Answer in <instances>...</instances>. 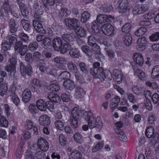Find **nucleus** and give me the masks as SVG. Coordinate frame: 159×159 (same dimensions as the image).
Instances as JSON below:
<instances>
[{
    "label": "nucleus",
    "mask_w": 159,
    "mask_h": 159,
    "mask_svg": "<svg viewBox=\"0 0 159 159\" xmlns=\"http://www.w3.org/2000/svg\"><path fill=\"white\" fill-rule=\"evenodd\" d=\"M84 118L88 123L90 129L95 127L98 130L101 129L103 127V124L100 117L95 118L90 111H85L84 113Z\"/></svg>",
    "instance_id": "obj_1"
},
{
    "label": "nucleus",
    "mask_w": 159,
    "mask_h": 159,
    "mask_svg": "<svg viewBox=\"0 0 159 159\" xmlns=\"http://www.w3.org/2000/svg\"><path fill=\"white\" fill-rule=\"evenodd\" d=\"M78 105H75L71 111V116L68 121L73 129L77 128L78 125V120L81 113Z\"/></svg>",
    "instance_id": "obj_2"
},
{
    "label": "nucleus",
    "mask_w": 159,
    "mask_h": 159,
    "mask_svg": "<svg viewBox=\"0 0 159 159\" xmlns=\"http://www.w3.org/2000/svg\"><path fill=\"white\" fill-rule=\"evenodd\" d=\"M90 73L95 78H98L101 81H103L106 77L110 79L108 77L109 75H111V73L109 70H103L102 67L98 69L97 73L94 72L92 69L91 70Z\"/></svg>",
    "instance_id": "obj_3"
},
{
    "label": "nucleus",
    "mask_w": 159,
    "mask_h": 159,
    "mask_svg": "<svg viewBox=\"0 0 159 159\" xmlns=\"http://www.w3.org/2000/svg\"><path fill=\"white\" fill-rule=\"evenodd\" d=\"M101 30L105 35L110 36L114 35L115 28L111 24L107 23L102 25Z\"/></svg>",
    "instance_id": "obj_4"
},
{
    "label": "nucleus",
    "mask_w": 159,
    "mask_h": 159,
    "mask_svg": "<svg viewBox=\"0 0 159 159\" xmlns=\"http://www.w3.org/2000/svg\"><path fill=\"white\" fill-rule=\"evenodd\" d=\"M9 66L6 67L5 70L7 71L10 72V75L13 76L16 72L15 66L16 63V58L15 56L9 59Z\"/></svg>",
    "instance_id": "obj_5"
},
{
    "label": "nucleus",
    "mask_w": 159,
    "mask_h": 159,
    "mask_svg": "<svg viewBox=\"0 0 159 159\" xmlns=\"http://www.w3.org/2000/svg\"><path fill=\"white\" fill-rule=\"evenodd\" d=\"M114 17L111 15L99 14L97 17L96 20L98 23L102 24L107 21L112 22L114 19Z\"/></svg>",
    "instance_id": "obj_6"
},
{
    "label": "nucleus",
    "mask_w": 159,
    "mask_h": 159,
    "mask_svg": "<svg viewBox=\"0 0 159 159\" xmlns=\"http://www.w3.org/2000/svg\"><path fill=\"white\" fill-rule=\"evenodd\" d=\"M96 39L93 36H89L88 40L89 45L92 47L93 51L96 53L99 54L100 52L99 46L95 43Z\"/></svg>",
    "instance_id": "obj_7"
},
{
    "label": "nucleus",
    "mask_w": 159,
    "mask_h": 159,
    "mask_svg": "<svg viewBox=\"0 0 159 159\" xmlns=\"http://www.w3.org/2000/svg\"><path fill=\"white\" fill-rule=\"evenodd\" d=\"M149 9V6L147 4H140L136 6L133 9L134 15L140 14Z\"/></svg>",
    "instance_id": "obj_8"
},
{
    "label": "nucleus",
    "mask_w": 159,
    "mask_h": 159,
    "mask_svg": "<svg viewBox=\"0 0 159 159\" xmlns=\"http://www.w3.org/2000/svg\"><path fill=\"white\" fill-rule=\"evenodd\" d=\"M136 48L139 51L144 50L146 48L147 42L146 38L143 37L139 38L137 41Z\"/></svg>",
    "instance_id": "obj_9"
},
{
    "label": "nucleus",
    "mask_w": 159,
    "mask_h": 159,
    "mask_svg": "<svg viewBox=\"0 0 159 159\" xmlns=\"http://www.w3.org/2000/svg\"><path fill=\"white\" fill-rule=\"evenodd\" d=\"M112 77L115 83L120 84L122 82L123 75L120 70L115 69L113 72Z\"/></svg>",
    "instance_id": "obj_10"
},
{
    "label": "nucleus",
    "mask_w": 159,
    "mask_h": 159,
    "mask_svg": "<svg viewBox=\"0 0 159 159\" xmlns=\"http://www.w3.org/2000/svg\"><path fill=\"white\" fill-rule=\"evenodd\" d=\"M44 34H45V37L43 39V43L45 46H49L50 45L51 39L50 37H52L53 34L52 31L50 28H48L46 32Z\"/></svg>",
    "instance_id": "obj_11"
},
{
    "label": "nucleus",
    "mask_w": 159,
    "mask_h": 159,
    "mask_svg": "<svg viewBox=\"0 0 159 159\" xmlns=\"http://www.w3.org/2000/svg\"><path fill=\"white\" fill-rule=\"evenodd\" d=\"M14 48L15 51L19 52L21 55H24L27 51V46L22 45L20 41H18L16 43Z\"/></svg>",
    "instance_id": "obj_12"
},
{
    "label": "nucleus",
    "mask_w": 159,
    "mask_h": 159,
    "mask_svg": "<svg viewBox=\"0 0 159 159\" xmlns=\"http://www.w3.org/2000/svg\"><path fill=\"white\" fill-rule=\"evenodd\" d=\"M115 5L116 4L117 5L115 7V9L118 8V11L120 13H125L127 11H129V8L128 5L127 3H125L123 2H121L120 3L115 2L114 3Z\"/></svg>",
    "instance_id": "obj_13"
},
{
    "label": "nucleus",
    "mask_w": 159,
    "mask_h": 159,
    "mask_svg": "<svg viewBox=\"0 0 159 159\" xmlns=\"http://www.w3.org/2000/svg\"><path fill=\"white\" fill-rule=\"evenodd\" d=\"M64 22L66 26L70 29H75L78 25V20L76 19L67 18L65 20Z\"/></svg>",
    "instance_id": "obj_14"
},
{
    "label": "nucleus",
    "mask_w": 159,
    "mask_h": 159,
    "mask_svg": "<svg viewBox=\"0 0 159 159\" xmlns=\"http://www.w3.org/2000/svg\"><path fill=\"white\" fill-rule=\"evenodd\" d=\"M38 145L39 148L43 152L47 151L48 149L49 146L48 142L45 139L42 138H39Z\"/></svg>",
    "instance_id": "obj_15"
},
{
    "label": "nucleus",
    "mask_w": 159,
    "mask_h": 159,
    "mask_svg": "<svg viewBox=\"0 0 159 159\" xmlns=\"http://www.w3.org/2000/svg\"><path fill=\"white\" fill-rule=\"evenodd\" d=\"M133 57L134 61L137 64L142 66L144 63V58L141 54L138 52L134 53L133 55Z\"/></svg>",
    "instance_id": "obj_16"
},
{
    "label": "nucleus",
    "mask_w": 159,
    "mask_h": 159,
    "mask_svg": "<svg viewBox=\"0 0 159 159\" xmlns=\"http://www.w3.org/2000/svg\"><path fill=\"white\" fill-rule=\"evenodd\" d=\"M115 135L119 140L124 142L127 141V137L124 133L120 129H115Z\"/></svg>",
    "instance_id": "obj_17"
},
{
    "label": "nucleus",
    "mask_w": 159,
    "mask_h": 159,
    "mask_svg": "<svg viewBox=\"0 0 159 159\" xmlns=\"http://www.w3.org/2000/svg\"><path fill=\"white\" fill-rule=\"evenodd\" d=\"M151 78L154 81H159V65L154 66L151 73Z\"/></svg>",
    "instance_id": "obj_18"
},
{
    "label": "nucleus",
    "mask_w": 159,
    "mask_h": 159,
    "mask_svg": "<svg viewBox=\"0 0 159 159\" xmlns=\"http://www.w3.org/2000/svg\"><path fill=\"white\" fill-rule=\"evenodd\" d=\"M75 32L77 36L79 38L85 37L87 35L86 30L81 26H77L75 29Z\"/></svg>",
    "instance_id": "obj_19"
},
{
    "label": "nucleus",
    "mask_w": 159,
    "mask_h": 159,
    "mask_svg": "<svg viewBox=\"0 0 159 159\" xmlns=\"http://www.w3.org/2000/svg\"><path fill=\"white\" fill-rule=\"evenodd\" d=\"M39 122L40 125L46 126L49 125L51 123L49 117L46 115L41 116Z\"/></svg>",
    "instance_id": "obj_20"
},
{
    "label": "nucleus",
    "mask_w": 159,
    "mask_h": 159,
    "mask_svg": "<svg viewBox=\"0 0 159 159\" xmlns=\"http://www.w3.org/2000/svg\"><path fill=\"white\" fill-rule=\"evenodd\" d=\"M31 98V93L28 89H25L22 93V101L25 103L29 102Z\"/></svg>",
    "instance_id": "obj_21"
},
{
    "label": "nucleus",
    "mask_w": 159,
    "mask_h": 159,
    "mask_svg": "<svg viewBox=\"0 0 159 159\" xmlns=\"http://www.w3.org/2000/svg\"><path fill=\"white\" fill-rule=\"evenodd\" d=\"M134 75L142 81L145 80L147 78V75L142 70L137 69L134 71Z\"/></svg>",
    "instance_id": "obj_22"
},
{
    "label": "nucleus",
    "mask_w": 159,
    "mask_h": 159,
    "mask_svg": "<svg viewBox=\"0 0 159 159\" xmlns=\"http://www.w3.org/2000/svg\"><path fill=\"white\" fill-rule=\"evenodd\" d=\"M31 67L30 65H28L25 68L24 66L22 63L20 64V70L21 73L23 76L25 75L26 74L30 75L32 73Z\"/></svg>",
    "instance_id": "obj_23"
},
{
    "label": "nucleus",
    "mask_w": 159,
    "mask_h": 159,
    "mask_svg": "<svg viewBox=\"0 0 159 159\" xmlns=\"http://www.w3.org/2000/svg\"><path fill=\"white\" fill-rule=\"evenodd\" d=\"M12 90H7V84L4 83L2 84L0 86V95L2 96L4 95L9 96L10 94L9 92H11Z\"/></svg>",
    "instance_id": "obj_24"
},
{
    "label": "nucleus",
    "mask_w": 159,
    "mask_h": 159,
    "mask_svg": "<svg viewBox=\"0 0 159 159\" xmlns=\"http://www.w3.org/2000/svg\"><path fill=\"white\" fill-rule=\"evenodd\" d=\"M33 25L38 32L42 33H44L46 32V30H44L42 25L36 20H33Z\"/></svg>",
    "instance_id": "obj_25"
},
{
    "label": "nucleus",
    "mask_w": 159,
    "mask_h": 159,
    "mask_svg": "<svg viewBox=\"0 0 159 159\" xmlns=\"http://www.w3.org/2000/svg\"><path fill=\"white\" fill-rule=\"evenodd\" d=\"M52 45L54 49L56 51H58L62 46V41L59 38L53 39L52 40Z\"/></svg>",
    "instance_id": "obj_26"
},
{
    "label": "nucleus",
    "mask_w": 159,
    "mask_h": 159,
    "mask_svg": "<svg viewBox=\"0 0 159 159\" xmlns=\"http://www.w3.org/2000/svg\"><path fill=\"white\" fill-rule=\"evenodd\" d=\"M34 8V17L36 19H38L39 16L43 14V10L40 6L38 4H35Z\"/></svg>",
    "instance_id": "obj_27"
},
{
    "label": "nucleus",
    "mask_w": 159,
    "mask_h": 159,
    "mask_svg": "<svg viewBox=\"0 0 159 159\" xmlns=\"http://www.w3.org/2000/svg\"><path fill=\"white\" fill-rule=\"evenodd\" d=\"M123 43L124 44L127 46H129L132 43V38L131 34L129 33L125 34L123 38Z\"/></svg>",
    "instance_id": "obj_28"
},
{
    "label": "nucleus",
    "mask_w": 159,
    "mask_h": 159,
    "mask_svg": "<svg viewBox=\"0 0 159 159\" xmlns=\"http://www.w3.org/2000/svg\"><path fill=\"white\" fill-rule=\"evenodd\" d=\"M36 105L38 109L42 111L46 110L45 102L42 99L38 100L36 102Z\"/></svg>",
    "instance_id": "obj_29"
},
{
    "label": "nucleus",
    "mask_w": 159,
    "mask_h": 159,
    "mask_svg": "<svg viewBox=\"0 0 159 159\" xmlns=\"http://www.w3.org/2000/svg\"><path fill=\"white\" fill-rule=\"evenodd\" d=\"M69 159H83L82 154L79 151L75 150L72 152L69 156Z\"/></svg>",
    "instance_id": "obj_30"
},
{
    "label": "nucleus",
    "mask_w": 159,
    "mask_h": 159,
    "mask_svg": "<svg viewBox=\"0 0 159 159\" xmlns=\"http://www.w3.org/2000/svg\"><path fill=\"white\" fill-rule=\"evenodd\" d=\"M9 92V94H10L9 96H11V101L16 105H18L20 102V99L18 96L15 94L13 90L11 92Z\"/></svg>",
    "instance_id": "obj_31"
},
{
    "label": "nucleus",
    "mask_w": 159,
    "mask_h": 159,
    "mask_svg": "<svg viewBox=\"0 0 159 159\" xmlns=\"http://www.w3.org/2000/svg\"><path fill=\"white\" fill-rule=\"evenodd\" d=\"M48 98L52 102H59L61 101L59 96L57 94H54L53 93H49L48 95Z\"/></svg>",
    "instance_id": "obj_32"
},
{
    "label": "nucleus",
    "mask_w": 159,
    "mask_h": 159,
    "mask_svg": "<svg viewBox=\"0 0 159 159\" xmlns=\"http://www.w3.org/2000/svg\"><path fill=\"white\" fill-rule=\"evenodd\" d=\"M145 84L146 86L151 87L152 89L156 90L159 93V84L158 85L155 82L152 83L149 81H148L145 82Z\"/></svg>",
    "instance_id": "obj_33"
},
{
    "label": "nucleus",
    "mask_w": 159,
    "mask_h": 159,
    "mask_svg": "<svg viewBox=\"0 0 159 159\" xmlns=\"http://www.w3.org/2000/svg\"><path fill=\"white\" fill-rule=\"evenodd\" d=\"M90 14L87 11H84L81 14V21L83 23H85L90 18Z\"/></svg>",
    "instance_id": "obj_34"
},
{
    "label": "nucleus",
    "mask_w": 159,
    "mask_h": 159,
    "mask_svg": "<svg viewBox=\"0 0 159 159\" xmlns=\"http://www.w3.org/2000/svg\"><path fill=\"white\" fill-rule=\"evenodd\" d=\"M154 132L155 130L153 127L152 126H149L146 129V135L147 137L150 138L153 136Z\"/></svg>",
    "instance_id": "obj_35"
},
{
    "label": "nucleus",
    "mask_w": 159,
    "mask_h": 159,
    "mask_svg": "<svg viewBox=\"0 0 159 159\" xmlns=\"http://www.w3.org/2000/svg\"><path fill=\"white\" fill-rule=\"evenodd\" d=\"M19 6L22 15L24 17H27L28 15L29 12L27 10L25 6L21 2L19 3Z\"/></svg>",
    "instance_id": "obj_36"
},
{
    "label": "nucleus",
    "mask_w": 159,
    "mask_h": 159,
    "mask_svg": "<svg viewBox=\"0 0 159 159\" xmlns=\"http://www.w3.org/2000/svg\"><path fill=\"white\" fill-rule=\"evenodd\" d=\"M104 146V143L103 141H100L94 145L92 151L93 152H95L101 150Z\"/></svg>",
    "instance_id": "obj_37"
},
{
    "label": "nucleus",
    "mask_w": 159,
    "mask_h": 159,
    "mask_svg": "<svg viewBox=\"0 0 159 159\" xmlns=\"http://www.w3.org/2000/svg\"><path fill=\"white\" fill-rule=\"evenodd\" d=\"M64 87L70 90H72L75 87L74 83L70 80H68L65 81L63 83Z\"/></svg>",
    "instance_id": "obj_38"
},
{
    "label": "nucleus",
    "mask_w": 159,
    "mask_h": 159,
    "mask_svg": "<svg viewBox=\"0 0 159 159\" xmlns=\"http://www.w3.org/2000/svg\"><path fill=\"white\" fill-rule=\"evenodd\" d=\"M59 14L61 16H67L70 14V11L66 8H61L59 11Z\"/></svg>",
    "instance_id": "obj_39"
},
{
    "label": "nucleus",
    "mask_w": 159,
    "mask_h": 159,
    "mask_svg": "<svg viewBox=\"0 0 159 159\" xmlns=\"http://www.w3.org/2000/svg\"><path fill=\"white\" fill-rule=\"evenodd\" d=\"M48 89L52 91H57L59 90L60 88L56 82H52L48 86Z\"/></svg>",
    "instance_id": "obj_40"
},
{
    "label": "nucleus",
    "mask_w": 159,
    "mask_h": 159,
    "mask_svg": "<svg viewBox=\"0 0 159 159\" xmlns=\"http://www.w3.org/2000/svg\"><path fill=\"white\" fill-rule=\"evenodd\" d=\"M147 28L146 27H141L137 30L134 35L137 36H141L145 34Z\"/></svg>",
    "instance_id": "obj_41"
},
{
    "label": "nucleus",
    "mask_w": 159,
    "mask_h": 159,
    "mask_svg": "<svg viewBox=\"0 0 159 159\" xmlns=\"http://www.w3.org/2000/svg\"><path fill=\"white\" fill-rule=\"evenodd\" d=\"M69 54L73 57L77 58L80 55L79 51L75 48H72L69 52Z\"/></svg>",
    "instance_id": "obj_42"
},
{
    "label": "nucleus",
    "mask_w": 159,
    "mask_h": 159,
    "mask_svg": "<svg viewBox=\"0 0 159 159\" xmlns=\"http://www.w3.org/2000/svg\"><path fill=\"white\" fill-rule=\"evenodd\" d=\"M55 126L57 129L63 130L65 126V122L64 121L57 120L55 122Z\"/></svg>",
    "instance_id": "obj_43"
},
{
    "label": "nucleus",
    "mask_w": 159,
    "mask_h": 159,
    "mask_svg": "<svg viewBox=\"0 0 159 159\" xmlns=\"http://www.w3.org/2000/svg\"><path fill=\"white\" fill-rule=\"evenodd\" d=\"M8 124V121L6 118L2 116H0V126L6 127Z\"/></svg>",
    "instance_id": "obj_44"
},
{
    "label": "nucleus",
    "mask_w": 159,
    "mask_h": 159,
    "mask_svg": "<svg viewBox=\"0 0 159 159\" xmlns=\"http://www.w3.org/2000/svg\"><path fill=\"white\" fill-rule=\"evenodd\" d=\"M67 65L70 70L74 73H77V68L75 64L72 62L70 61L67 63Z\"/></svg>",
    "instance_id": "obj_45"
},
{
    "label": "nucleus",
    "mask_w": 159,
    "mask_h": 159,
    "mask_svg": "<svg viewBox=\"0 0 159 159\" xmlns=\"http://www.w3.org/2000/svg\"><path fill=\"white\" fill-rule=\"evenodd\" d=\"M11 46L10 44H9L8 41L6 40H4L2 41V51H6L10 50V46Z\"/></svg>",
    "instance_id": "obj_46"
},
{
    "label": "nucleus",
    "mask_w": 159,
    "mask_h": 159,
    "mask_svg": "<svg viewBox=\"0 0 159 159\" xmlns=\"http://www.w3.org/2000/svg\"><path fill=\"white\" fill-rule=\"evenodd\" d=\"M70 77V74L68 71H64L62 72L58 76V78L63 80L69 78Z\"/></svg>",
    "instance_id": "obj_47"
},
{
    "label": "nucleus",
    "mask_w": 159,
    "mask_h": 159,
    "mask_svg": "<svg viewBox=\"0 0 159 159\" xmlns=\"http://www.w3.org/2000/svg\"><path fill=\"white\" fill-rule=\"evenodd\" d=\"M43 6L48 8L49 7L53 6L55 4L54 0H42Z\"/></svg>",
    "instance_id": "obj_48"
},
{
    "label": "nucleus",
    "mask_w": 159,
    "mask_h": 159,
    "mask_svg": "<svg viewBox=\"0 0 159 159\" xmlns=\"http://www.w3.org/2000/svg\"><path fill=\"white\" fill-rule=\"evenodd\" d=\"M91 28L93 33L97 34L99 32L98 24H97L96 21H94L91 23Z\"/></svg>",
    "instance_id": "obj_49"
},
{
    "label": "nucleus",
    "mask_w": 159,
    "mask_h": 159,
    "mask_svg": "<svg viewBox=\"0 0 159 159\" xmlns=\"http://www.w3.org/2000/svg\"><path fill=\"white\" fill-rule=\"evenodd\" d=\"M62 39L66 42L71 41L73 40V37L69 34H65L61 35Z\"/></svg>",
    "instance_id": "obj_50"
},
{
    "label": "nucleus",
    "mask_w": 159,
    "mask_h": 159,
    "mask_svg": "<svg viewBox=\"0 0 159 159\" xmlns=\"http://www.w3.org/2000/svg\"><path fill=\"white\" fill-rule=\"evenodd\" d=\"M10 30L11 32L13 33L17 30L16 24L14 20L13 19L10 20L9 22Z\"/></svg>",
    "instance_id": "obj_51"
},
{
    "label": "nucleus",
    "mask_w": 159,
    "mask_h": 159,
    "mask_svg": "<svg viewBox=\"0 0 159 159\" xmlns=\"http://www.w3.org/2000/svg\"><path fill=\"white\" fill-rule=\"evenodd\" d=\"M54 60L56 62L60 64H65L66 63L65 58L60 57H57L54 58Z\"/></svg>",
    "instance_id": "obj_52"
},
{
    "label": "nucleus",
    "mask_w": 159,
    "mask_h": 159,
    "mask_svg": "<svg viewBox=\"0 0 159 159\" xmlns=\"http://www.w3.org/2000/svg\"><path fill=\"white\" fill-rule=\"evenodd\" d=\"M59 142L60 145L64 146L66 144V139L64 136L61 134L59 136Z\"/></svg>",
    "instance_id": "obj_53"
},
{
    "label": "nucleus",
    "mask_w": 159,
    "mask_h": 159,
    "mask_svg": "<svg viewBox=\"0 0 159 159\" xmlns=\"http://www.w3.org/2000/svg\"><path fill=\"white\" fill-rule=\"evenodd\" d=\"M21 24L25 30H29L30 26V25L28 21L22 20H21Z\"/></svg>",
    "instance_id": "obj_54"
},
{
    "label": "nucleus",
    "mask_w": 159,
    "mask_h": 159,
    "mask_svg": "<svg viewBox=\"0 0 159 159\" xmlns=\"http://www.w3.org/2000/svg\"><path fill=\"white\" fill-rule=\"evenodd\" d=\"M71 48L70 46L68 43H64L61 47V52L62 53L66 52Z\"/></svg>",
    "instance_id": "obj_55"
},
{
    "label": "nucleus",
    "mask_w": 159,
    "mask_h": 159,
    "mask_svg": "<svg viewBox=\"0 0 159 159\" xmlns=\"http://www.w3.org/2000/svg\"><path fill=\"white\" fill-rule=\"evenodd\" d=\"M149 39L152 42L157 41L159 40V33H156L151 35L149 37Z\"/></svg>",
    "instance_id": "obj_56"
},
{
    "label": "nucleus",
    "mask_w": 159,
    "mask_h": 159,
    "mask_svg": "<svg viewBox=\"0 0 159 159\" xmlns=\"http://www.w3.org/2000/svg\"><path fill=\"white\" fill-rule=\"evenodd\" d=\"M25 127L27 129H31L34 126L33 122L30 120H28L25 122Z\"/></svg>",
    "instance_id": "obj_57"
},
{
    "label": "nucleus",
    "mask_w": 159,
    "mask_h": 159,
    "mask_svg": "<svg viewBox=\"0 0 159 159\" xmlns=\"http://www.w3.org/2000/svg\"><path fill=\"white\" fill-rule=\"evenodd\" d=\"M73 137L74 140L76 142L80 143L82 142V136L80 133L76 132L75 133Z\"/></svg>",
    "instance_id": "obj_58"
},
{
    "label": "nucleus",
    "mask_w": 159,
    "mask_h": 159,
    "mask_svg": "<svg viewBox=\"0 0 159 159\" xmlns=\"http://www.w3.org/2000/svg\"><path fill=\"white\" fill-rule=\"evenodd\" d=\"M81 49L83 52L88 56H90L92 54V51L89 49L87 46H83Z\"/></svg>",
    "instance_id": "obj_59"
},
{
    "label": "nucleus",
    "mask_w": 159,
    "mask_h": 159,
    "mask_svg": "<svg viewBox=\"0 0 159 159\" xmlns=\"http://www.w3.org/2000/svg\"><path fill=\"white\" fill-rule=\"evenodd\" d=\"M19 37L23 42H27L29 41V36L27 34L24 33H20L19 34Z\"/></svg>",
    "instance_id": "obj_60"
},
{
    "label": "nucleus",
    "mask_w": 159,
    "mask_h": 159,
    "mask_svg": "<svg viewBox=\"0 0 159 159\" xmlns=\"http://www.w3.org/2000/svg\"><path fill=\"white\" fill-rule=\"evenodd\" d=\"M106 52L107 54L108 57L111 59H113L115 56V53L113 51L109 49L108 48H105Z\"/></svg>",
    "instance_id": "obj_61"
},
{
    "label": "nucleus",
    "mask_w": 159,
    "mask_h": 159,
    "mask_svg": "<svg viewBox=\"0 0 159 159\" xmlns=\"http://www.w3.org/2000/svg\"><path fill=\"white\" fill-rule=\"evenodd\" d=\"M144 103L145 107L147 109L149 110H151L152 109V106L150 101L148 99H146L145 100Z\"/></svg>",
    "instance_id": "obj_62"
},
{
    "label": "nucleus",
    "mask_w": 159,
    "mask_h": 159,
    "mask_svg": "<svg viewBox=\"0 0 159 159\" xmlns=\"http://www.w3.org/2000/svg\"><path fill=\"white\" fill-rule=\"evenodd\" d=\"M46 108H47L50 111H52L54 109L53 103L51 101L47 102L45 103Z\"/></svg>",
    "instance_id": "obj_63"
},
{
    "label": "nucleus",
    "mask_w": 159,
    "mask_h": 159,
    "mask_svg": "<svg viewBox=\"0 0 159 159\" xmlns=\"http://www.w3.org/2000/svg\"><path fill=\"white\" fill-rule=\"evenodd\" d=\"M17 36L14 34H13L9 38V41L10 45H13L16 43L17 41Z\"/></svg>",
    "instance_id": "obj_64"
}]
</instances>
